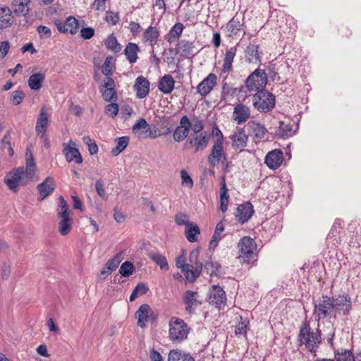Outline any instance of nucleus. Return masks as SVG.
<instances>
[{
	"label": "nucleus",
	"mask_w": 361,
	"mask_h": 361,
	"mask_svg": "<svg viewBox=\"0 0 361 361\" xmlns=\"http://www.w3.org/2000/svg\"><path fill=\"white\" fill-rule=\"evenodd\" d=\"M298 341L300 345H305L306 348L315 356L318 345L322 341L319 330L313 331L307 322H303L300 326L298 335Z\"/></svg>",
	"instance_id": "nucleus-1"
},
{
	"label": "nucleus",
	"mask_w": 361,
	"mask_h": 361,
	"mask_svg": "<svg viewBox=\"0 0 361 361\" xmlns=\"http://www.w3.org/2000/svg\"><path fill=\"white\" fill-rule=\"evenodd\" d=\"M57 216L59 219V232L65 236L72 229L73 218L71 217V211L69 209L67 202L62 196L59 197V204L56 208Z\"/></svg>",
	"instance_id": "nucleus-2"
},
{
	"label": "nucleus",
	"mask_w": 361,
	"mask_h": 361,
	"mask_svg": "<svg viewBox=\"0 0 361 361\" xmlns=\"http://www.w3.org/2000/svg\"><path fill=\"white\" fill-rule=\"evenodd\" d=\"M169 326V337L173 343H180L188 338L190 328L183 319L172 317Z\"/></svg>",
	"instance_id": "nucleus-3"
},
{
	"label": "nucleus",
	"mask_w": 361,
	"mask_h": 361,
	"mask_svg": "<svg viewBox=\"0 0 361 361\" xmlns=\"http://www.w3.org/2000/svg\"><path fill=\"white\" fill-rule=\"evenodd\" d=\"M252 104L259 112H269L275 107V96L267 90L258 91L252 97Z\"/></svg>",
	"instance_id": "nucleus-4"
},
{
	"label": "nucleus",
	"mask_w": 361,
	"mask_h": 361,
	"mask_svg": "<svg viewBox=\"0 0 361 361\" xmlns=\"http://www.w3.org/2000/svg\"><path fill=\"white\" fill-rule=\"evenodd\" d=\"M313 316L315 320L319 322L325 318L334 317L332 300L327 295H322L314 302Z\"/></svg>",
	"instance_id": "nucleus-5"
},
{
	"label": "nucleus",
	"mask_w": 361,
	"mask_h": 361,
	"mask_svg": "<svg viewBox=\"0 0 361 361\" xmlns=\"http://www.w3.org/2000/svg\"><path fill=\"white\" fill-rule=\"evenodd\" d=\"M239 252V259L245 263H250L255 260V254L254 252L256 249V244L253 239L250 237L245 236L242 238L238 243Z\"/></svg>",
	"instance_id": "nucleus-6"
},
{
	"label": "nucleus",
	"mask_w": 361,
	"mask_h": 361,
	"mask_svg": "<svg viewBox=\"0 0 361 361\" xmlns=\"http://www.w3.org/2000/svg\"><path fill=\"white\" fill-rule=\"evenodd\" d=\"M32 180L23 172V167H18L8 173L4 178V182L8 188L13 191H16L18 185H25L29 181Z\"/></svg>",
	"instance_id": "nucleus-7"
},
{
	"label": "nucleus",
	"mask_w": 361,
	"mask_h": 361,
	"mask_svg": "<svg viewBox=\"0 0 361 361\" xmlns=\"http://www.w3.org/2000/svg\"><path fill=\"white\" fill-rule=\"evenodd\" d=\"M267 83V75L261 68H257L245 80V86L250 92L263 90Z\"/></svg>",
	"instance_id": "nucleus-8"
},
{
	"label": "nucleus",
	"mask_w": 361,
	"mask_h": 361,
	"mask_svg": "<svg viewBox=\"0 0 361 361\" xmlns=\"http://www.w3.org/2000/svg\"><path fill=\"white\" fill-rule=\"evenodd\" d=\"M334 307V318L338 316H346L349 314L352 302L351 298L347 295H338L331 298Z\"/></svg>",
	"instance_id": "nucleus-9"
},
{
	"label": "nucleus",
	"mask_w": 361,
	"mask_h": 361,
	"mask_svg": "<svg viewBox=\"0 0 361 361\" xmlns=\"http://www.w3.org/2000/svg\"><path fill=\"white\" fill-rule=\"evenodd\" d=\"M226 160V155L224 150L223 140L218 138L212 147L211 152L207 157L210 166L214 167L221 161Z\"/></svg>",
	"instance_id": "nucleus-10"
},
{
	"label": "nucleus",
	"mask_w": 361,
	"mask_h": 361,
	"mask_svg": "<svg viewBox=\"0 0 361 361\" xmlns=\"http://www.w3.org/2000/svg\"><path fill=\"white\" fill-rule=\"evenodd\" d=\"M135 317L137 319V326L141 328H145L147 322H152L157 319V316L147 304L140 305L136 311Z\"/></svg>",
	"instance_id": "nucleus-11"
},
{
	"label": "nucleus",
	"mask_w": 361,
	"mask_h": 361,
	"mask_svg": "<svg viewBox=\"0 0 361 361\" xmlns=\"http://www.w3.org/2000/svg\"><path fill=\"white\" fill-rule=\"evenodd\" d=\"M99 92L103 99L106 102L117 99V94L115 90V82L111 77H106L99 87Z\"/></svg>",
	"instance_id": "nucleus-12"
},
{
	"label": "nucleus",
	"mask_w": 361,
	"mask_h": 361,
	"mask_svg": "<svg viewBox=\"0 0 361 361\" xmlns=\"http://www.w3.org/2000/svg\"><path fill=\"white\" fill-rule=\"evenodd\" d=\"M226 302V295L223 288L219 286H213L209 290V302L216 307L221 308L222 305H225Z\"/></svg>",
	"instance_id": "nucleus-13"
},
{
	"label": "nucleus",
	"mask_w": 361,
	"mask_h": 361,
	"mask_svg": "<svg viewBox=\"0 0 361 361\" xmlns=\"http://www.w3.org/2000/svg\"><path fill=\"white\" fill-rule=\"evenodd\" d=\"M191 122L187 116H183L179 123V126L175 129L173 137L176 142L183 141L189 134Z\"/></svg>",
	"instance_id": "nucleus-14"
},
{
	"label": "nucleus",
	"mask_w": 361,
	"mask_h": 361,
	"mask_svg": "<svg viewBox=\"0 0 361 361\" xmlns=\"http://www.w3.org/2000/svg\"><path fill=\"white\" fill-rule=\"evenodd\" d=\"M247 126L249 134L255 142L261 141L267 133L266 127L258 121H249Z\"/></svg>",
	"instance_id": "nucleus-15"
},
{
	"label": "nucleus",
	"mask_w": 361,
	"mask_h": 361,
	"mask_svg": "<svg viewBox=\"0 0 361 361\" xmlns=\"http://www.w3.org/2000/svg\"><path fill=\"white\" fill-rule=\"evenodd\" d=\"M199 295L196 291L188 290L183 295V301L185 305V311L190 315L195 312L197 306L200 304L198 302Z\"/></svg>",
	"instance_id": "nucleus-16"
},
{
	"label": "nucleus",
	"mask_w": 361,
	"mask_h": 361,
	"mask_svg": "<svg viewBox=\"0 0 361 361\" xmlns=\"http://www.w3.org/2000/svg\"><path fill=\"white\" fill-rule=\"evenodd\" d=\"M75 145V143L71 140L68 143H64L63 152L68 162L74 161L76 164H81L82 162V157Z\"/></svg>",
	"instance_id": "nucleus-17"
},
{
	"label": "nucleus",
	"mask_w": 361,
	"mask_h": 361,
	"mask_svg": "<svg viewBox=\"0 0 361 361\" xmlns=\"http://www.w3.org/2000/svg\"><path fill=\"white\" fill-rule=\"evenodd\" d=\"M216 75L209 73L197 87V92L201 96H207L216 84Z\"/></svg>",
	"instance_id": "nucleus-18"
},
{
	"label": "nucleus",
	"mask_w": 361,
	"mask_h": 361,
	"mask_svg": "<svg viewBox=\"0 0 361 361\" xmlns=\"http://www.w3.org/2000/svg\"><path fill=\"white\" fill-rule=\"evenodd\" d=\"M190 137L187 142L194 147L195 152H197L204 149L209 140L210 136L206 132L200 133L199 135Z\"/></svg>",
	"instance_id": "nucleus-19"
},
{
	"label": "nucleus",
	"mask_w": 361,
	"mask_h": 361,
	"mask_svg": "<svg viewBox=\"0 0 361 361\" xmlns=\"http://www.w3.org/2000/svg\"><path fill=\"white\" fill-rule=\"evenodd\" d=\"M250 117V109L243 104H238L233 109V119L240 125L245 123Z\"/></svg>",
	"instance_id": "nucleus-20"
},
{
	"label": "nucleus",
	"mask_w": 361,
	"mask_h": 361,
	"mask_svg": "<svg viewBox=\"0 0 361 361\" xmlns=\"http://www.w3.org/2000/svg\"><path fill=\"white\" fill-rule=\"evenodd\" d=\"M56 27L60 32L75 35L79 28L78 20L73 16H69L64 23H56Z\"/></svg>",
	"instance_id": "nucleus-21"
},
{
	"label": "nucleus",
	"mask_w": 361,
	"mask_h": 361,
	"mask_svg": "<svg viewBox=\"0 0 361 361\" xmlns=\"http://www.w3.org/2000/svg\"><path fill=\"white\" fill-rule=\"evenodd\" d=\"M283 160V153L280 149L269 152L265 157L264 162L271 169H278Z\"/></svg>",
	"instance_id": "nucleus-22"
},
{
	"label": "nucleus",
	"mask_w": 361,
	"mask_h": 361,
	"mask_svg": "<svg viewBox=\"0 0 361 361\" xmlns=\"http://www.w3.org/2000/svg\"><path fill=\"white\" fill-rule=\"evenodd\" d=\"M134 90L136 92V97L143 99L149 92V82L142 75L138 76L135 82Z\"/></svg>",
	"instance_id": "nucleus-23"
},
{
	"label": "nucleus",
	"mask_w": 361,
	"mask_h": 361,
	"mask_svg": "<svg viewBox=\"0 0 361 361\" xmlns=\"http://www.w3.org/2000/svg\"><path fill=\"white\" fill-rule=\"evenodd\" d=\"M39 191V200H43L49 196L55 189V183L51 177H47L45 180L37 185Z\"/></svg>",
	"instance_id": "nucleus-24"
},
{
	"label": "nucleus",
	"mask_w": 361,
	"mask_h": 361,
	"mask_svg": "<svg viewBox=\"0 0 361 361\" xmlns=\"http://www.w3.org/2000/svg\"><path fill=\"white\" fill-rule=\"evenodd\" d=\"M231 139L233 148L242 149L247 146L248 136L243 128H239L231 136Z\"/></svg>",
	"instance_id": "nucleus-25"
},
{
	"label": "nucleus",
	"mask_w": 361,
	"mask_h": 361,
	"mask_svg": "<svg viewBox=\"0 0 361 361\" xmlns=\"http://www.w3.org/2000/svg\"><path fill=\"white\" fill-rule=\"evenodd\" d=\"M253 213L254 209L252 204L246 202L237 207L235 216L240 223L244 224L250 219Z\"/></svg>",
	"instance_id": "nucleus-26"
},
{
	"label": "nucleus",
	"mask_w": 361,
	"mask_h": 361,
	"mask_svg": "<svg viewBox=\"0 0 361 361\" xmlns=\"http://www.w3.org/2000/svg\"><path fill=\"white\" fill-rule=\"evenodd\" d=\"M49 123V116L44 107L41 108L39 116L36 121L35 131L37 135L47 133Z\"/></svg>",
	"instance_id": "nucleus-27"
},
{
	"label": "nucleus",
	"mask_w": 361,
	"mask_h": 361,
	"mask_svg": "<svg viewBox=\"0 0 361 361\" xmlns=\"http://www.w3.org/2000/svg\"><path fill=\"white\" fill-rule=\"evenodd\" d=\"M237 53V47H231L226 51L223 60L222 72L229 73L232 71V64Z\"/></svg>",
	"instance_id": "nucleus-28"
},
{
	"label": "nucleus",
	"mask_w": 361,
	"mask_h": 361,
	"mask_svg": "<svg viewBox=\"0 0 361 361\" xmlns=\"http://www.w3.org/2000/svg\"><path fill=\"white\" fill-rule=\"evenodd\" d=\"M202 269V263H196V266L193 264H187V267H185L181 271L184 273L185 277L187 281L192 282L200 275Z\"/></svg>",
	"instance_id": "nucleus-29"
},
{
	"label": "nucleus",
	"mask_w": 361,
	"mask_h": 361,
	"mask_svg": "<svg viewBox=\"0 0 361 361\" xmlns=\"http://www.w3.org/2000/svg\"><path fill=\"white\" fill-rule=\"evenodd\" d=\"M175 81L173 78L169 75H164L159 82V90L164 94L171 93L174 88Z\"/></svg>",
	"instance_id": "nucleus-30"
},
{
	"label": "nucleus",
	"mask_w": 361,
	"mask_h": 361,
	"mask_svg": "<svg viewBox=\"0 0 361 361\" xmlns=\"http://www.w3.org/2000/svg\"><path fill=\"white\" fill-rule=\"evenodd\" d=\"M243 18L240 16L235 15L226 24V28L229 32V35H236L240 30L243 25Z\"/></svg>",
	"instance_id": "nucleus-31"
},
{
	"label": "nucleus",
	"mask_w": 361,
	"mask_h": 361,
	"mask_svg": "<svg viewBox=\"0 0 361 361\" xmlns=\"http://www.w3.org/2000/svg\"><path fill=\"white\" fill-rule=\"evenodd\" d=\"M139 51V47L136 44L132 42L128 43L124 49V54L127 60L130 63H134L136 62L137 59V53Z\"/></svg>",
	"instance_id": "nucleus-32"
},
{
	"label": "nucleus",
	"mask_w": 361,
	"mask_h": 361,
	"mask_svg": "<svg viewBox=\"0 0 361 361\" xmlns=\"http://www.w3.org/2000/svg\"><path fill=\"white\" fill-rule=\"evenodd\" d=\"M45 80V75L42 73L31 75L28 79V85L32 90H39Z\"/></svg>",
	"instance_id": "nucleus-33"
},
{
	"label": "nucleus",
	"mask_w": 361,
	"mask_h": 361,
	"mask_svg": "<svg viewBox=\"0 0 361 361\" xmlns=\"http://www.w3.org/2000/svg\"><path fill=\"white\" fill-rule=\"evenodd\" d=\"M168 361H195V359L190 354L176 349L169 352Z\"/></svg>",
	"instance_id": "nucleus-34"
},
{
	"label": "nucleus",
	"mask_w": 361,
	"mask_h": 361,
	"mask_svg": "<svg viewBox=\"0 0 361 361\" xmlns=\"http://www.w3.org/2000/svg\"><path fill=\"white\" fill-rule=\"evenodd\" d=\"M259 46L254 44H250L245 50L250 62H260L262 60L261 53L259 51Z\"/></svg>",
	"instance_id": "nucleus-35"
},
{
	"label": "nucleus",
	"mask_w": 361,
	"mask_h": 361,
	"mask_svg": "<svg viewBox=\"0 0 361 361\" xmlns=\"http://www.w3.org/2000/svg\"><path fill=\"white\" fill-rule=\"evenodd\" d=\"M30 0H13V11L18 15L25 16L29 12L28 4Z\"/></svg>",
	"instance_id": "nucleus-36"
},
{
	"label": "nucleus",
	"mask_w": 361,
	"mask_h": 361,
	"mask_svg": "<svg viewBox=\"0 0 361 361\" xmlns=\"http://www.w3.org/2000/svg\"><path fill=\"white\" fill-rule=\"evenodd\" d=\"M224 231V224L222 221H219L215 228V231L214 232V234L212 235V238L209 243V248L210 249H214L220 240L222 238V232Z\"/></svg>",
	"instance_id": "nucleus-37"
},
{
	"label": "nucleus",
	"mask_w": 361,
	"mask_h": 361,
	"mask_svg": "<svg viewBox=\"0 0 361 361\" xmlns=\"http://www.w3.org/2000/svg\"><path fill=\"white\" fill-rule=\"evenodd\" d=\"M148 257L158 266L161 269L168 270L169 267L166 258L158 252H150L148 253Z\"/></svg>",
	"instance_id": "nucleus-38"
},
{
	"label": "nucleus",
	"mask_w": 361,
	"mask_h": 361,
	"mask_svg": "<svg viewBox=\"0 0 361 361\" xmlns=\"http://www.w3.org/2000/svg\"><path fill=\"white\" fill-rule=\"evenodd\" d=\"M12 23L11 13L8 8H0V29L9 27Z\"/></svg>",
	"instance_id": "nucleus-39"
},
{
	"label": "nucleus",
	"mask_w": 361,
	"mask_h": 361,
	"mask_svg": "<svg viewBox=\"0 0 361 361\" xmlns=\"http://www.w3.org/2000/svg\"><path fill=\"white\" fill-rule=\"evenodd\" d=\"M159 34L155 27L149 26L144 32L143 37L146 42L153 47L157 42Z\"/></svg>",
	"instance_id": "nucleus-40"
},
{
	"label": "nucleus",
	"mask_w": 361,
	"mask_h": 361,
	"mask_svg": "<svg viewBox=\"0 0 361 361\" xmlns=\"http://www.w3.org/2000/svg\"><path fill=\"white\" fill-rule=\"evenodd\" d=\"M23 172L32 180L35 177V164L32 155L26 154V168L23 167Z\"/></svg>",
	"instance_id": "nucleus-41"
},
{
	"label": "nucleus",
	"mask_w": 361,
	"mask_h": 361,
	"mask_svg": "<svg viewBox=\"0 0 361 361\" xmlns=\"http://www.w3.org/2000/svg\"><path fill=\"white\" fill-rule=\"evenodd\" d=\"M278 135L283 138L288 137L294 134L293 125L289 122L280 121L277 130Z\"/></svg>",
	"instance_id": "nucleus-42"
},
{
	"label": "nucleus",
	"mask_w": 361,
	"mask_h": 361,
	"mask_svg": "<svg viewBox=\"0 0 361 361\" xmlns=\"http://www.w3.org/2000/svg\"><path fill=\"white\" fill-rule=\"evenodd\" d=\"M229 195L228 194V189L226 188V185L224 179H223L221 183V186L220 188V209L222 212H225L227 210V206L228 204Z\"/></svg>",
	"instance_id": "nucleus-43"
},
{
	"label": "nucleus",
	"mask_w": 361,
	"mask_h": 361,
	"mask_svg": "<svg viewBox=\"0 0 361 361\" xmlns=\"http://www.w3.org/2000/svg\"><path fill=\"white\" fill-rule=\"evenodd\" d=\"M198 234H200V228L196 224L191 222L187 224L185 235L189 242H196L197 240V235Z\"/></svg>",
	"instance_id": "nucleus-44"
},
{
	"label": "nucleus",
	"mask_w": 361,
	"mask_h": 361,
	"mask_svg": "<svg viewBox=\"0 0 361 361\" xmlns=\"http://www.w3.org/2000/svg\"><path fill=\"white\" fill-rule=\"evenodd\" d=\"M105 45L108 49H110L111 51L114 53H118L121 50V46L118 42L116 38L114 36V35H111L108 36L106 39L105 40Z\"/></svg>",
	"instance_id": "nucleus-45"
},
{
	"label": "nucleus",
	"mask_w": 361,
	"mask_h": 361,
	"mask_svg": "<svg viewBox=\"0 0 361 361\" xmlns=\"http://www.w3.org/2000/svg\"><path fill=\"white\" fill-rule=\"evenodd\" d=\"M129 142L128 137L123 136L117 139V145L115 148L111 151L114 156L118 155L122 151H123L128 146Z\"/></svg>",
	"instance_id": "nucleus-46"
},
{
	"label": "nucleus",
	"mask_w": 361,
	"mask_h": 361,
	"mask_svg": "<svg viewBox=\"0 0 361 361\" xmlns=\"http://www.w3.org/2000/svg\"><path fill=\"white\" fill-rule=\"evenodd\" d=\"M122 255L123 252H121L114 256L111 259H109L105 265L106 269L111 272L115 271L122 260Z\"/></svg>",
	"instance_id": "nucleus-47"
},
{
	"label": "nucleus",
	"mask_w": 361,
	"mask_h": 361,
	"mask_svg": "<svg viewBox=\"0 0 361 361\" xmlns=\"http://www.w3.org/2000/svg\"><path fill=\"white\" fill-rule=\"evenodd\" d=\"M336 361H355V355H353L350 350H341L335 354Z\"/></svg>",
	"instance_id": "nucleus-48"
},
{
	"label": "nucleus",
	"mask_w": 361,
	"mask_h": 361,
	"mask_svg": "<svg viewBox=\"0 0 361 361\" xmlns=\"http://www.w3.org/2000/svg\"><path fill=\"white\" fill-rule=\"evenodd\" d=\"M134 271V266L132 262L126 261L123 262L119 269V273L123 277L130 276Z\"/></svg>",
	"instance_id": "nucleus-49"
},
{
	"label": "nucleus",
	"mask_w": 361,
	"mask_h": 361,
	"mask_svg": "<svg viewBox=\"0 0 361 361\" xmlns=\"http://www.w3.org/2000/svg\"><path fill=\"white\" fill-rule=\"evenodd\" d=\"M82 140L87 145L88 151L91 155L96 154L98 152L97 145L89 136L83 137Z\"/></svg>",
	"instance_id": "nucleus-50"
},
{
	"label": "nucleus",
	"mask_w": 361,
	"mask_h": 361,
	"mask_svg": "<svg viewBox=\"0 0 361 361\" xmlns=\"http://www.w3.org/2000/svg\"><path fill=\"white\" fill-rule=\"evenodd\" d=\"M148 126V123L145 118H140L133 126V132L140 136L142 133L140 131L141 129H145Z\"/></svg>",
	"instance_id": "nucleus-51"
},
{
	"label": "nucleus",
	"mask_w": 361,
	"mask_h": 361,
	"mask_svg": "<svg viewBox=\"0 0 361 361\" xmlns=\"http://www.w3.org/2000/svg\"><path fill=\"white\" fill-rule=\"evenodd\" d=\"M191 122V126L190 128L192 129V132L195 134H198L204 129V123L203 121L200 119H199L197 117H194L192 119Z\"/></svg>",
	"instance_id": "nucleus-52"
},
{
	"label": "nucleus",
	"mask_w": 361,
	"mask_h": 361,
	"mask_svg": "<svg viewBox=\"0 0 361 361\" xmlns=\"http://www.w3.org/2000/svg\"><path fill=\"white\" fill-rule=\"evenodd\" d=\"M105 20L112 25H116L120 20V16L117 12L108 11L106 12Z\"/></svg>",
	"instance_id": "nucleus-53"
},
{
	"label": "nucleus",
	"mask_w": 361,
	"mask_h": 361,
	"mask_svg": "<svg viewBox=\"0 0 361 361\" xmlns=\"http://www.w3.org/2000/svg\"><path fill=\"white\" fill-rule=\"evenodd\" d=\"M183 25L180 23H176L171 29L169 35L171 37L177 39L181 35L183 30Z\"/></svg>",
	"instance_id": "nucleus-54"
},
{
	"label": "nucleus",
	"mask_w": 361,
	"mask_h": 361,
	"mask_svg": "<svg viewBox=\"0 0 361 361\" xmlns=\"http://www.w3.org/2000/svg\"><path fill=\"white\" fill-rule=\"evenodd\" d=\"M180 176L182 185L188 187V188H192L193 186V180L185 170H181Z\"/></svg>",
	"instance_id": "nucleus-55"
},
{
	"label": "nucleus",
	"mask_w": 361,
	"mask_h": 361,
	"mask_svg": "<svg viewBox=\"0 0 361 361\" xmlns=\"http://www.w3.org/2000/svg\"><path fill=\"white\" fill-rule=\"evenodd\" d=\"M24 98V93L21 90H16L11 93V101L14 105L20 104Z\"/></svg>",
	"instance_id": "nucleus-56"
},
{
	"label": "nucleus",
	"mask_w": 361,
	"mask_h": 361,
	"mask_svg": "<svg viewBox=\"0 0 361 361\" xmlns=\"http://www.w3.org/2000/svg\"><path fill=\"white\" fill-rule=\"evenodd\" d=\"M249 322H240L235 326V334L237 335L246 336L248 329Z\"/></svg>",
	"instance_id": "nucleus-57"
},
{
	"label": "nucleus",
	"mask_w": 361,
	"mask_h": 361,
	"mask_svg": "<svg viewBox=\"0 0 361 361\" xmlns=\"http://www.w3.org/2000/svg\"><path fill=\"white\" fill-rule=\"evenodd\" d=\"M180 49L185 55L192 54L193 49L192 43L188 41H182L180 43Z\"/></svg>",
	"instance_id": "nucleus-58"
},
{
	"label": "nucleus",
	"mask_w": 361,
	"mask_h": 361,
	"mask_svg": "<svg viewBox=\"0 0 361 361\" xmlns=\"http://www.w3.org/2000/svg\"><path fill=\"white\" fill-rule=\"evenodd\" d=\"M37 31L41 38L47 39L51 35V30L44 25H39L37 27Z\"/></svg>",
	"instance_id": "nucleus-59"
},
{
	"label": "nucleus",
	"mask_w": 361,
	"mask_h": 361,
	"mask_svg": "<svg viewBox=\"0 0 361 361\" xmlns=\"http://www.w3.org/2000/svg\"><path fill=\"white\" fill-rule=\"evenodd\" d=\"M95 190L97 195L102 199H106V193L105 189L103 187V184L101 180H97L95 183Z\"/></svg>",
	"instance_id": "nucleus-60"
},
{
	"label": "nucleus",
	"mask_w": 361,
	"mask_h": 361,
	"mask_svg": "<svg viewBox=\"0 0 361 361\" xmlns=\"http://www.w3.org/2000/svg\"><path fill=\"white\" fill-rule=\"evenodd\" d=\"M105 111L106 114L114 117L118 114V105L116 103H111L106 106Z\"/></svg>",
	"instance_id": "nucleus-61"
},
{
	"label": "nucleus",
	"mask_w": 361,
	"mask_h": 361,
	"mask_svg": "<svg viewBox=\"0 0 361 361\" xmlns=\"http://www.w3.org/2000/svg\"><path fill=\"white\" fill-rule=\"evenodd\" d=\"M81 37L85 39H89L94 35V30L92 27H83L80 30Z\"/></svg>",
	"instance_id": "nucleus-62"
},
{
	"label": "nucleus",
	"mask_w": 361,
	"mask_h": 361,
	"mask_svg": "<svg viewBox=\"0 0 361 361\" xmlns=\"http://www.w3.org/2000/svg\"><path fill=\"white\" fill-rule=\"evenodd\" d=\"M133 290L139 296L147 293V292L149 290V288L145 283H140L135 286Z\"/></svg>",
	"instance_id": "nucleus-63"
},
{
	"label": "nucleus",
	"mask_w": 361,
	"mask_h": 361,
	"mask_svg": "<svg viewBox=\"0 0 361 361\" xmlns=\"http://www.w3.org/2000/svg\"><path fill=\"white\" fill-rule=\"evenodd\" d=\"M106 0H94L92 7L97 11H104Z\"/></svg>",
	"instance_id": "nucleus-64"
}]
</instances>
